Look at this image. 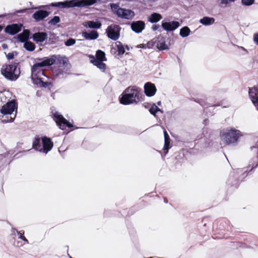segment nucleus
Here are the masks:
<instances>
[{"label": "nucleus", "instance_id": "obj_52", "mask_svg": "<svg viewBox=\"0 0 258 258\" xmlns=\"http://www.w3.org/2000/svg\"><path fill=\"white\" fill-rule=\"evenodd\" d=\"M3 29V26H2L1 25H0V31H1Z\"/></svg>", "mask_w": 258, "mask_h": 258}, {"label": "nucleus", "instance_id": "obj_36", "mask_svg": "<svg viewBox=\"0 0 258 258\" xmlns=\"http://www.w3.org/2000/svg\"><path fill=\"white\" fill-rule=\"evenodd\" d=\"M17 52L16 51H14L11 53H9L7 55V57L8 59H12L14 58L15 55H17Z\"/></svg>", "mask_w": 258, "mask_h": 258}, {"label": "nucleus", "instance_id": "obj_48", "mask_svg": "<svg viewBox=\"0 0 258 258\" xmlns=\"http://www.w3.org/2000/svg\"><path fill=\"white\" fill-rule=\"evenodd\" d=\"M20 233L21 234V235H23L24 232L23 231H21Z\"/></svg>", "mask_w": 258, "mask_h": 258}, {"label": "nucleus", "instance_id": "obj_46", "mask_svg": "<svg viewBox=\"0 0 258 258\" xmlns=\"http://www.w3.org/2000/svg\"><path fill=\"white\" fill-rule=\"evenodd\" d=\"M220 106V104H216L214 106H210V108L209 109V110H210L211 108H213L214 106Z\"/></svg>", "mask_w": 258, "mask_h": 258}, {"label": "nucleus", "instance_id": "obj_15", "mask_svg": "<svg viewBox=\"0 0 258 258\" xmlns=\"http://www.w3.org/2000/svg\"><path fill=\"white\" fill-rule=\"evenodd\" d=\"M145 23L142 21H134L133 22L131 23V29L132 30L137 33H140L142 32V31L145 28Z\"/></svg>", "mask_w": 258, "mask_h": 258}, {"label": "nucleus", "instance_id": "obj_14", "mask_svg": "<svg viewBox=\"0 0 258 258\" xmlns=\"http://www.w3.org/2000/svg\"><path fill=\"white\" fill-rule=\"evenodd\" d=\"M180 26L178 21L162 22L161 26L166 31H173L176 29Z\"/></svg>", "mask_w": 258, "mask_h": 258}, {"label": "nucleus", "instance_id": "obj_49", "mask_svg": "<svg viewBox=\"0 0 258 258\" xmlns=\"http://www.w3.org/2000/svg\"><path fill=\"white\" fill-rule=\"evenodd\" d=\"M157 104H158V105H161V101H158V102H157Z\"/></svg>", "mask_w": 258, "mask_h": 258}, {"label": "nucleus", "instance_id": "obj_29", "mask_svg": "<svg viewBox=\"0 0 258 258\" xmlns=\"http://www.w3.org/2000/svg\"><path fill=\"white\" fill-rule=\"evenodd\" d=\"M149 111L150 113L152 115H153L154 116H156V113L160 111L162 113H163V111L160 109L157 105H156L155 104H154L152 107L150 108Z\"/></svg>", "mask_w": 258, "mask_h": 258}, {"label": "nucleus", "instance_id": "obj_3", "mask_svg": "<svg viewBox=\"0 0 258 258\" xmlns=\"http://www.w3.org/2000/svg\"><path fill=\"white\" fill-rule=\"evenodd\" d=\"M142 90L136 86H130L122 93L120 103L124 105L136 103L142 100Z\"/></svg>", "mask_w": 258, "mask_h": 258}, {"label": "nucleus", "instance_id": "obj_26", "mask_svg": "<svg viewBox=\"0 0 258 258\" xmlns=\"http://www.w3.org/2000/svg\"><path fill=\"white\" fill-rule=\"evenodd\" d=\"M156 46L157 48L160 50H164L169 49L168 46L166 44L164 41H158L157 42Z\"/></svg>", "mask_w": 258, "mask_h": 258}, {"label": "nucleus", "instance_id": "obj_37", "mask_svg": "<svg viewBox=\"0 0 258 258\" xmlns=\"http://www.w3.org/2000/svg\"><path fill=\"white\" fill-rule=\"evenodd\" d=\"M195 101L199 103L201 105L203 106H205L207 105L206 102L203 99H198L195 100Z\"/></svg>", "mask_w": 258, "mask_h": 258}, {"label": "nucleus", "instance_id": "obj_8", "mask_svg": "<svg viewBox=\"0 0 258 258\" xmlns=\"http://www.w3.org/2000/svg\"><path fill=\"white\" fill-rule=\"evenodd\" d=\"M32 147L37 151L47 154L48 152V138L44 137L40 138L38 136L36 137Z\"/></svg>", "mask_w": 258, "mask_h": 258}, {"label": "nucleus", "instance_id": "obj_13", "mask_svg": "<svg viewBox=\"0 0 258 258\" xmlns=\"http://www.w3.org/2000/svg\"><path fill=\"white\" fill-rule=\"evenodd\" d=\"M23 25L21 24H12L7 25L5 31L10 35H13L21 31Z\"/></svg>", "mask_w": 258, "mask_h": 258}, {"label": "nucleus", "instance_id": "obj_24", "mask_svg": "<svg viewBox=\"0 0 258 258\" xmlns=\"http://www.w3.org/2000/svg\"><path fill=\"white\" fill-rule=\"evenodd\" d=\"M87 24L88 27L92 29H99L101 26V23L99 21H89Z\"/></svg>", "mask_w": 258, "mask_h": 258}, {"label": "nucleus", "instance_id": "obj_28", "mask_svg": "<svg viewBox=\"0 0 258 258\" xmlns=\"http://www.w3.org/2000/svg\"><path fill=\"white\" fill-rule=\"evenodd\" d=\"M24 48L28 51H32L35 48V44L31 41H26L24 44Z\"/></svg>", "mask_w": 258, "mask_h": 258}, {"label": "nucleus", "instance_id": "obj_5", "mask_svg": "<svg viewBox=\"0 0 258 258\" xmlns=\"http://www.w3.org/2000/svg\"><path fill=\"white\" fill-rule=\"evenodd\" d=\"M19 64V62L14 61L10 64L3 66L1 69L2 74L9 80L16 81L19 77L21 73L20 68H18Z\"/></svg>", "mask_w": 258, "mask_h": 258}, {"label": "nucleus", "instance_id": "obj_39", "mask_svg": "<svg viewBox=\"0 0 258 258\" xmlns=\"http://www.w3.org/2000/svg\"><path fill=\"white\" fill-rule=\"evenodd\" d=\"M110 7L113 11H115V12L120 8L117 4H110Z\"/></svg>", "mask_w": 258, "mask_h": 258}, {"label": "nucleus", "instance_id": "obj_21", "mask_svg": "<svg viewBox=\"0 0 258 258\" xmlns=\"http://www.w3.org/2000/svg\"><path fill=\"white\" fill-rule=\"evenodd\" d=\"M30 31L28 29H24L23 32L18 35V38L21 42H26L29 37Z\"/></svg>", "mask_w": 258, "mask_h": 258}, {"label": "nucleus", "instance_id": "obj_22", "mask_svg": "<svg viewBox=\"0 0 258 258\" xmlns=\"http://www.w3.org/2000/svg\"><path fill=\"white\" fill-rule=\"evenodd\" d=\"M162 18L161 14L157 13H152L148 18V21L151 23H155L159 22Z\"/></svg>", "mask_w": 258, "mask_h": 258}, {"label": "nucleus", "instance_id": "obj_4", "mask_svg": "<svg viewBox=\"0 0 258 258\" xmlns=\"http://www.w3.org/2000/svg\"><path fill=\"white\" fill-rule=\"evenodd\" d=\"M101 0H66L64 2L52 3L49 7L60 8H70L74 7L85 8L91 6Z\"/></svg>", "mask_w": 258, "mask_h": 258}, {"label": "nucleus", "instance_id": "obj_53", "mask_svg": "<svg viewBox=\"0 0 258 258\" xmlns=\"http://www.w3.org/2000/svg\"><path fill=\"white\" fill-rule=\"evenodd\" d=\"M247 170H245L244 171V173H244V174H245L246 172H247Z\"/></svg>", "mask_w": 258, "mask_h": 258}, {"label": "nucleus", "instance_id": "obj_42", "mask_svg": "<svg viewBox=\"0 0 258 258\" xmlns=\"http://www.w3.org/2000/svg\"><path fill=\"white\" fill-rule=\"evenodd\" d=\"M235 1V0H221V4L227 5L229 2H234Z\"/></svg>", "mask_w": 258, "mask_h": 258}, {"label": "nucleus", "instance_id": "obj_1", "mask_svg": "<svg viewBox=\"0 0 258 258\" xmlns=\"http://www.w3.org/2000/svg\"><path fill=\"white\" fill-rule=\"evenodd\" d=\"M46 66H48V58L35 63L31 68V78L35 84L40 87H46L48 86V82L45 79V78H48V76L43 69L44 67Z\"/></svg>", "mask_w": 258, "mask_h": 258}, {"label": "nucleus", "instance_id": "obj_20", "mask_svg": "<svg viewBox=\"0 0 258 258\" xmlns=\"http://www.w3.org/2000/svg\"><path fill=\"white\" fill-rule=\"evenodd\" d=\"M47 37L46 33L44 32H37L35 33L33 35V40L37 42H43Z\"/></svg>", "mask_w": 258, "mask_h": 258}, {"label": "nucleus", "instance_id": "obj_41", "mask_svg": "<svg viewBox=\"0 0 258 258\" xmlns=\"http://www.w3.org/2000/svg\"><path fill=\"white\" fill-rule=\"evenodd\" d=\"M160 26L158 24L157 25H153L152 26V29L153 31H156L157 30H158L159 29H160Z\"/></svg>", "mask_w": 258, "mask_h": 258}, {"label": "nucleus", "instance_id": "obj_2", "mask_svg": "<svg viewBox=\"0 0 258 258\" xmlns=\"http://www.w3.org/2000/svg\"><path fill=\"white\" fill-rule=\"evenodd\" d=\"M68 59L65 56L54 55L49 57V71L55 77H60L66 73V68L68 66Z\"/></svg>", "mask_w": 258, "mask_h": 258}, {"label": "nucleus", "instance_id": "obj_35", "mask_svg": "<svg viewBox=\"0 0 258 258\" xmlns=\"http://www.w3.org/2000/svg\"><path fill=\"white\" fill-rule=\"evenodd\" d=\"M250 149L253 154L255 155V156H258V145L251 147Z\"/></svg>", "mask_w": 258, "mask_h": 258}, {"label": "nucleus", "instance_id": "obj_43", "mask_svg": "<svg viewBox=\"0 0 258 258\" xmlns=\"http://www.w3.org/2000/svg\"><path fill=\"white\" fill-rule=\"evenodd\" d=\"M254 41L257 44H258V33L254 35Z\"/></svg>", "mask_w": 258, "mask_h": 258}, {"label": "nucleus", "instance_id": "obj_47", "mask_svg": "<svg viewBox=\"0 0 258 258\" xmlns=\"http://www.w3.org/2000/svg\"><path fill=\"white\" fill-rule=\"evenodd\" d=\"M209 121L207 119H205L204 121V123L205 124V125H207V124L208 123Z\"/></svg>", "mask_w": 258, "mask_h": 258}, {"label": "nucleus", "instance_id": "obj_31", "mask_svg": "<svg viewBox=\"0 0 258 258\" xmlns=\"http://www.w3.org/2000/svg\"><path fill=\"white\" fill-rule=\"evenodd\" d=\"M117 43H118V44H117L118 54L119 55L123 54L125 52L124 47L121 42H117Z\"/></svg>", "mask_w": 258, "mask_h": 258}, {"label": "nucleus", "instance_id": "obj_25", "mask_svg": "<svg viewBox=\"0 0 258 258\" xmlns=\"http://www.w3.org/2000/svg\"><path fill=\"white\" fill-rule=\"evenodd\" d=\"M190 29L187 26H184L180 29L179 35L182 37H187L190 34Z\"/></svg>", "mask_w": 258, "mask_h": 258}, {"label": "nucleus", "instance_id": "obj_23", "mask_svg": "<svg viewBox=\"0 0 258 258\" xmlns=\"http://www.w3.org/2000/svg\"><path fill=\"white\" fill-rule=\"evenodd\" d=\"M215 19L213 18L204 17L202 19L200 20V23L203 25L208 26L214 24Z\"/></svg>", "mask_w": 258, "mask_h": 258}, {"label": "nucleus", "instance_id": "obj_55", "mask_svg": "<svg viewBox=\"0 0 258 258\" xmlns=\"http://www.w3.org/2000/svg\"><path fill=\"white\" fill-rule=\"evenodd\" d=\"M49 86H50V85H51V83H50V82H49Z\"/></svg>", "mask_w": 258, "mask_h": 258}, {"label": "nucleus", "instance_id": "obj_40", "mask_svg": "<svg viewBox=\"0 0 258 258\" xmlns=\"http://www.w3.org/2000/svg\"><path fill=\"white\" fill-rule=\"evenodd\" d=\"M164 142L170 141V137L166 131H164Z\"/></svg>", "mask_w": 258, "mask_h": 258}, {"label": "nucleus", "instance_id": "obj_11", "mask_svg": "<svg viewBox=\"0 0 258 258\" xmlns=\"http://www.w3.org/2000/svg\"><path fill=\"white\" fill-rule=\"evenodd\" d=\"M248 94L252 103L258 110V85L249 88Z\"/></svg>", "mask_w": 258, "mask_h": 258}, {"label": "nucleus", "instance_id": "obj_27", "mask_svg": "<svg viewBox=\"0 0 258 258\" xmlns=\"http://www.w3.org/2000/svg\"><path fill=\"white\" fill-rule=\"evenodd\" d=\"M91 63L96 66L100 71L102 72H104L106 69V64L103 62V61H95V62H91Z\"/></svg>", "mask_w": 258, "mask_h": 258}, {"label": "nucleus", "instance_id": "obj_17", "mask_svg": "<svg viewBox=\"0 0 258 258\" xmlns=\"http://www.w3.org/2000/svg\"><path fill=\"white\" fill-rule=\"evenodd\" d=\"M144 92L145 94L148 97H151L154 95L156 92V88L154 84L148 82L144 85Z\"/></svg>", "mask_w": 258, "mask_h": 258}, {"label": "nucleus", "instance_id": "obj_44", "mask_svg": "<svg viewBox=\"0 0 258 258\" xmlns=\"http://www.w3.org/2000/svg\"><path fill=\"white\" fill-rule=\"evenodd\" d=\"M53 142H52L51 141L50 139H49V151L51 150V149L53 147Z\"/></svg>", "mask_w": 258, "mask_h": 258}, {"label": "nucleus", "instance_id": "obj_9", "mask_svg": "<svg viewBox=\"0 0 258 258\" xmlns=\"http://www.w3.org/2000/svg\"><path fill=\"white\" fill-rule=\"evenodd\" d=\"M51 113L53 120L60 129L64 130L67 127L68 128L73 127V124L58 112H54L53 110L52 109Z\"/></svg>", "mask_w": 258, "mask_h": 258}, {"label": "nucleus", "instance_id": "obj_30", "mask_svg": "<svg viewBox=\"0 0 258 258\" xmlns=\"http://www.w3.org/2000/svg\"><path fill=\"white\" fill-rule=\"evenodd\" d=\"M258 166V156H254L250 161L249 166L251 167L250 170Z\"/></svg>", "mask_w": 258, "mask_h": 258}, {"label": "nucleus", "instance_id": "obj_16", "mask_svg": "<svg viewBox=\"0 0 258 258\" xmlns=\"http://www.w3.org/2000/svg\"><path fill=\"white\" fill-rule=\"evenodd\" d=\"M89 57L90 59V62H95V61H104L106 60L105 52L101 50L96 51V57L93 55H90Z\"/></svg>", "mask_w": 258, "mask_h": 258}, {"label": "nucleus", "instance_id": "obj_56", "mask_svg": "<svg viewBox=\"0 0 258 258\" xmlns=\"http://www.w3.org/2000/svg\"><path fill=\"white\" fill-rule=\"evenodd\" d=\"M68 255H69V257H70V258H72L70 255H69V254H68Z\"/></svg>", "mask_w": 258, "mask_h": 258}, {"label": "nucleus", "instance_id": "obj_50", "mask_svg": "<svg viewBox=\"0 0 258 258\" xmlns=\"http://www.w3.org/2000/svg\"><path fill=\"white\" fill-rule=\"evenodd\" d=\"M3 46L4 48H6V47H7V45L6 44H4L3 45Z\"/></svg>", "mask_w": 258, "mask_h": 258}, {"label": "nucleus", "instance_id": "obj_33", "mask_svg": "<svg viewBox=\"0 0 258 258\" xmlns=\"http://www.w3.org/2000/svg\"><path fill=\"white\" fill-rule=\"evenodd\" d=\"M76 39L73 38H70L64 42V44L67 46H71L74 45L76 43Z\"/></svg>", "mask_w": 258, "mask_h": 258}, {"label": "nucleus", "instance_id": "obj_7", "mask_svg": "<svg viewBox=\"0 0 258 258\" xmlns=\"http://www.w3.org/2000/svg\"><path fill=\"white\" fill-rule=\"evenodd\" d=\"M222 140L227 145H235L240 136L239 131L234 128H227L221 132Z\"/></svg>", "mask_w": 258, "mask_h": 258}, {"label": "nucleus", "instance_id": "obj_54", "mask_svg": "<svg viewBox=\"0 0 258 258\" xmlns=\"http://www.w3.org/2000/svg\"><path fill=\"white\" fill-rule=\"evenodd\" d=\"M126 47L127 50H129V47L127 46H126Z\"/></svg>", "mask_w": 258, "mask_h": 258}, {"label": "nucleus", "instance_id": "obj_10", "mask_svg": "<svg viewBox=\"0 0 258 258\" xmlns=\"http://www.w3.org/2000/svg\"><path fill=\"white\" fill-rule=\"evenodd\" d=\"M120 27L118 25H110L107 27L106 30L107 36L112 40H117L120 36Z\"/></svg>", "mask_w": 258, "mask_h": 258}, {"label": "nucleus", "instance_id": "obj_12", "mask_svg": "<svg viewBox=\"0 0 258 258\" xmlns=\"http://www.w3.org/2000/svg\"><path fill=\"white\" fill-rule=\"evenodd\" d=\"M115 13L118 17L128 20L131 19L135 15L132 10L123 8H119Z\"/></svg>", "mask_w": 258, "mask_h": 258}, {"label": "nucleus", "instance_id": "obj_6", "mask_svg": "<svg viewBox=\"0 0 258 258\" xmlns=\"http://www.w3.org/2000/svg\"><path fill=\"white\" fill-rule=\"evenodd\" d=\"M17 103L14 100L8 101L6 104L2 106L0 112L4 115H10V117L6 116L2 120L3 122H13L16 116L17 110Z\"/></svg>", "mask_w": 258, "mask_h": 258}, {"label": "nucleus", "instance_id": "obj_34", "mask_svg": "<svg viewBox=\"0 0 258 258\" xmlns=\"http://www.w3.org/2000/svg\"><path fill=\"white\" fill-rule=\"evenodd\" d=\"M254 2V0H241V3L244 6H251Z\"/></svg>", "mask_w": 258, "mask_h": 258}, {"label": "nucleus", "instance_id": "obj_45", "mask_svg": "<svg viewBox=\"0 0 258 258\" xmlns=\"http://www.w3.org/2000/svg\"><path fill=\"white\" fill-rule=\"evenodd\" d=\"M20 238L23 240L24 241H26L28 242L27 239L25 237V236L24 235H20Z\"/></svg>", "mask_w": 258, "mask_h": 258}, {"label": "nucleus", "instance_id": "obj_51", "mask_svg": "<svg viewBox=\"0 0 258 258\" xmlns=\"http://www.w3.org/2000/svg\"><path fill=\"white\" fill-rule=\"evenodd\" d=\"M164 202H165V203H167V199H166V198H164Z\"/></svg>", "mask_w": 258, "mask_h": 258}, {"label": "nucleus", "instance_id": "obj_18", "mask_svg": "<svg viewBox=\"0 0 258 258\" xmlns=\"http://www.w3.org/2000/svg\"><path fill=\"white\" fill-rule=\"evenodd\" d=\"M48 15V12L46 11L39 10L36 12L33 15V18L36 21H39L43 20Z\"/></svg>", "mask_w": 258, "mask_h": 258}, {"label": "nucleus", "instance_id": "obj_32", "mask_svg": "<svg viewBox=\"0 0 258 258\" xmlns=\"http://www.w3.org/2000/svg\"><path fill=\"white\" fill-rule=\"evenodd\" d=\"M60 22V18L59 16H54L50 20H49V24L52 25H55Z\"/></svg>", "mask_w": 258, "mask_h": 258}, {"label": "nucleus", "instance_id": "obj_19", "mask_svg": "<svg viewBox=\"0 0 258 258\" xmlns=\"http://www.w3.org/2000/svg\"><path fill=\"white\" fill-rule=\"evenodd\" d=\"M82 36L87 40H95L99 37V34L96 31L93 30L89 33L87 32H83Z\"/></svg>", "mask_w": 258, "mask_h": 258}, {"label": "nucleus", "instance_id": "obj_38", "mask_svg": "<svg viewBox=\"0 0 258 258\" xmlns=\"http://www.w3.org/2000/svg\"><path fill=\"white\" fill-rule=\"evenodd\" d=\"M170 148V141H165L164 142V146L163 147L164 150H168V149Z\"/></svg>", "mask_w": 258, "mask_h": 258}]
</instances>
